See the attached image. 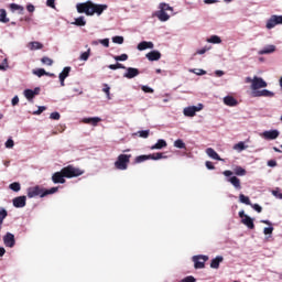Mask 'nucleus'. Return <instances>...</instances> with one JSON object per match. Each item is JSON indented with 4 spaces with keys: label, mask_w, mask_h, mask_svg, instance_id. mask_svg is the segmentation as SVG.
I'll return each mask as SVG.
<instances>
[{
    "label": "nucleus",
    "mask_w": 282,
    "mask_h": 282,
    "mask_svg": "<svg viewBox=\"0 0 282 282\" xmlns=\"http://www.w3.org/2000/svg\"><path fill=\"white\" fill-rule=\"evenodd\" d=\"M26 202H28L26 196H18L13 198V206L14 208H25Z\"/></svg>",
    "instance_id": "12"
},
{
    "label": "nucleus",
    "mask_w": 282,
    "mask_h": 282,
    "mask_svg": "<svg viewBox=\"0 0 282 282\" xmlns=\"http://www.w3.org/2000/svg\"><path fill=\"white\" fill-rule=\"evenodd\" d=\"M234 149L236 151H246V149H248V147H246V143H243V141H240L234 145Z\"/></svg>",
    "instance_id": "35"
},
{
    "label": "nucleus",
    "mask_w": 282,
    "mask_h": 282,
    "mask_svg": "<svg viewBox=\"0 0 282 282\" xmlns=\"http://www.w3.org/2000/svg\"><path fill=\"white\" fill-rule=\"evenodd\" d=\"M153 47H155L153 42L143 41L138 44L137 50H139V52H144V50H153Z\"/></svg>",
    "instance_id": "16"
},
{
    "label": "nucleus",
    "mask_w": 282,
    "mask_h": 282,
    "mask_svg": "<svg viewBox=\"0 0 282 282\" xmlns=\"http://www.w3.org/2000/svg\"><path fill=\"white\" fill-rule=\"evenodd\" d=\"M194 261V268L196 270H202L206 268V261H208V256H195L193 258Z\"/></svg>",
    "instance_id": "5"
},
{
    "label": "nucleus",
    "mask_w": 282,
    "mask_h": 282,
    "mask_svg": "<svg viewBox=\"0 0 282 282\" xmlns=\"http://www.w3.org/2000/svg\"><path fill=\"white\" fill-rule=\"evenodd\" d=\"M41 63H43V65H47L48 67H52V65H54V61L47 56L42 57Z\"/></svg>",
    "instance_id": "36"
},
{
    "label": "nucleus",
    "mask_w": 282,
    "mask_h": 282,
    "mask_svg": "<svg viewBox=\"0 0 282 282\" xmlns=\"http://www.w3.org/2000/svg\"><path fill=\"white\" fill-rule=\"evenodd\" d=\"M251 208H253V210H256L257 213H262L263 208L259 205V204H251L250 205Z\"/></svg>",
    "instance_id": "51"
},
{
    "label": "nucleus",
    "mask_w": 282,
    "mask_h": 282,
    "mask_svg": "<svg viewBox=\"0 0 282 282\" xmlns=\"http://www.w3.org/2000/svg\"><path fill=\"white\" fill-rule=\"evenodd\" d=\"M180 282H197V279H195V276L193 275H187L183 278Z\"/></svg>",
    "instance_id": "48"
},
{
    "label": "nucleus",
    "mask_w": 282,
    "mask_h": 282,
    "mask_svg": "<svg viewBox=\"0 0 282 282\" xmlns=\"http://www.w3.org/2000/svg\"><path fill=\"white\" fill-rule=\"evenodd\" d=\"M108 8L109 6L107 4H96L91 0L76 4L77 12L86 17H94V14L100 17Z\"/></svg>",
    "instance_id": "1"
},
{
    "label": "nucleus",
    "mask_w": 282,
    "mask_h": 282,
    "mask_svg": "<svg viewBox=\"0 0 282 282\" xmlns=\"http://www.w3.org/2000/svg\"><path fill=\"white\" fill-rule=\"evenodd\" d=\"M102 119L100 117H90V118H84L83 122L85 124H93V127H98V122H100Z\"/></svg>",
    "instance_id": "18"
},
{
    "label": "nucleus",
    "mask_w": 282,
    "mask_h": 282,
    "mask_svg": "<svg viewBox=\"0 0 282 282\" xmlns=\"http://www.w3.org/2000/svg\"><path fill=\"white\" fill-rule=\"evenodd\" d=\"M206 153L208 158H212V160H217L218 162H221V156L215 151L213 148H207Z\"/></svg>",
    "instance_id": "22"
},
{
    "label": "nucleus",
    "mask_w": 282,
    "mask_h": 282,
    "mask_svg": "<svg viewBox=\"0 0 282 282\" xmlns=\"http://www.w3.org/2000/svg\"><path fill=\"white\" fill-rule=\"evenodd\" d=\"M109 69H127V67L120 63L117 64H110L108 66Z\"/></svg>",
    "instance_id": "43"
},
{
    "label": "nucleus",
    "mask_w": 282,
    "mask_h": 282,
    "mask_svg": "<svg viewBox=\"0 0 282 282\" xmlns=\"http://www.w3.org/2000/svg\"><path fill=\"white\" fill-rule=\"evenodd\" d=\"M147 160H150L149 154L139 155L134 159L135 164H141V162H147Z\"/></svg>",
    "instance_id": "34"
},
{
    "label": "nucleus",
    "mask_w": 282,
    "mask_h": 282,
    "mask_svg": "<svg viewBox=\"0 0 282 282\" xmlns=\"http://www.w3.org/2000/svg\"><path fill=\"white\" fill-rule=\"evenodd\" d=\"M11 105H12L13 107H17V105H19V96H14V97L12 98Z\"/></svg>",
    "instance_id": "62"
},
{
    "label": "nucleus",
    "mask_w": 282,
    "mask_h": 282,
    "mask_svg": "<svg viewBox=\"0 0 282 282\" xmlns=\"http://www.w3.org/2000/svg\"><path fill=\"white\" fill-rule=\"evenodd\" d=\"M52 182L53 184H65V174H63L62 170L52 175Z\"/></svg>",
    "instance_id": "10"
},
{
    "label": "nucleus",
    "mask_w": 282,
    "mask_h": 282,
    "mask_svg": "<svg viewBox=\"0 0 282 282\" xmlns=\"http://www.w3.org/2000/svg\"><path fill=\"white\" fill-rule=\"evenodd\" d=\"M3 243L7 246V248H14L17 240L12 234L7 232V235L3 237Z\"/></svg>",
    "instance_id": "9"
},
{
    "label": "nucleus",
    "mask_w": 282,
    "mask_h": 282,
    "mask_svg": "<svg viewBox=\"0 0 282 282\" xmlns=\"http://www.w3.org/2000/svg\"><path fill=\"white\" fill-rule=\"evenodd\" d=\"M149 133H150L149 130H141V131H139V137L147 139V138H149Z\"/></svg>",
    "instance_id": "50"
},
{
    "label": "nucleus",
    "mask_w": 282,
    "mask_h": 282,
    "mask_svg": "<svg viewBox=\"0 0 282 282\" xmlns=\"http://www.w3.org/2000/svg\"><path fill=\"white\" fill-rule=\"evenodd\" d=\"M145 57L151 62L160 61L162 58V53H160V51H151L147 53Z\"/></svg>",
    "instance_id": "17"
},
{
    "label": "nucleus",
    "mask_w": 282,
    "mask_h": 282,
    "mask_svg": "<svg viewBox=\"0 0 282 282\" xmlns=\"http://www.w3.org/2000/svg\"><path fill=\"white\" fill-rule=\"evenodd\" d=\"M45 109H47L45 106H40L39 109L33 113L34 116H41V113H43Z\"/></svg>",
    "instance_id": "52"
},
{
    "label": "nucleus",
    "mask_w": 282,
    "mask_h": 282,
    "mask_svg": "<svg viewBox=\"0 0 282 282\" xmlns=\"http://www.w3.org/2000/svg\"><path fill=\"white\" fill-rule=\"evenodd\" d=\"M90 55H91V48H88L87 52L82 53L80 61H89Z\"/></svg>",
    "instance_id": "42"
},
{
    "label": "nucleus",
    "mask_w": 282,
    "mask_h": 282,
    "mask_svg": "<svg viewBox=\"0 0 282 282\" xmlns=\"http://www.w3.org/2000/svg\"><path fill=\"white\" fill-rule=\"evenodd\" d=\"M268 166L274 167L276 166V162L274 160L268 161Z\"/></svg>",
    "instance_id": "64"
},
{
    "label": "nucleus",
    "mask_w": 282,
    "mask_h": 282,
    "mask_svg": "<svg viewBox=\"0 0 282 282\" xmlns=\"http://www.w3.org/2000/svg\"><path fill=\"white\" fill-rule=\"evenodd\" d=\"M206 52H208V48H207V47H204V48H200V50L196 51L195 54L202 55V54H206Z\"/></svg>",
    "instance_id": "63"
},
{
    "label": "nucleus",
    "mask_w": 282,
    "mask_h": 282,
    "mask_svg": "<svg viewBox=\"0 0 282 282\" xmlns=\"http://www.w3.org/2000/svg\"><path fill=\"white\" fill-rule=\"evenodd\" d=\"M46 6L48 8H56L55 0H46Z\"/></svg>",
    "instance_id": "61"
},
{
    "label": "nucleus",
    "mask_w": 282,
    "mask_h": 282,
    "mask_svg": "<svg viewBox=\"0 0 282 282\" xmlns=\"http://www.w3.org/2000/svg\"><path fill=\"white\" fill-rule=\"evenodd\" d=\"M227 182L234 186L236 191H241V180L237 176H230Z\"/></svg>",
    "instance_id": "14"
},
{
    "label": "nucleus",
    "mask_w": 282,
    "mask_h": 282,
    "mask_svg": "<svg viewBox=\"0 0 282 282\" xmlns=\"http://www.w3.org/2000/svg\"><path fill=\"white\" fill-rule=\"evenodd\" d=\"M164 148H166V141H164V139H160L154 145L151 147V150L155 151Z\"/></svg>",
    "instance_id": "25"
},
{
    "label": "nucleus",
    "mask_w": 282,
    "mask_h": 282,
    "mask_svg": "<svg viewBox=\"0 0 282 282\" xmlns=\"http://www.w3.org/2000/svg\"><path fill=\"white\" fill-rule=\"evenodd\" d=\"M62 173H63L64 177H66L67 180H72L74 177H80V175L85 174V171L80 170V167H76L74 165H67L62 169Z\"/></svg>",
    "instance_id": "3"
},
{
    "label": "nucleus",
    "mask_w": 282,
    "mask_h": 282,
    "mask_svg": "<svg viewBox=\"0 0 282 282\" xmlns=\"http://www.w3.org/2000/svg\"><path fill=\"white\" fill-rule=\"evenodd\" d=\"M115 61H129V55L123 53L121 55L115 56Z\"/></svg>",
    "instance_id": "49"
},
{
    "label": "nucleus",
    "mask_w": 282,
    "mask_h": 282,
    "mask_svg": "<svg viewBox=\"0 0 282 282\" xmlns=\"http://www.w3.org/2000/svg\"><path fill=\"white\" fill-rule=\"evenodd\" d=\"M99 43L104 45V47H109V39L99 40Z\"/></svg>",
    "instance_id": "60"
},
{
    "label": "nucleus",
    "mask_w": 282,
    "mask_h": 282,
    "mask_svg": "<svg viewBox=\"0 0 282 282\" xmlns=\"http://www.w3.org/2000/svg\"><path fill=\"white\" fill-rule=\"evenodd\" d=\"M234 173H235L236 175H238L239 177H243V175H246L247 171H246V169H243V167L237 165V166L234 169Z\"/></svg>",
    "instance_id": "28"
},
{
    "label": "nucleus",
    "mask_w": 282,
    "mask_h": 282,
    "mask_svg": "<svg viewBox=\"0 0 282 282\" xmlns=\"http://www.w3.org/2000/svg\"><path fill=\"white\" fill-rule=\"evenodd\" d=\"M31 50H43V44L41 42H31Z\"/></svg>",
    "instance_id": "46"
},
{
    "label": "nucleus",
    "mask_w": 282,
    "mask_h": 282,
    "mask_svg": "<svg viewBox=\"0 0 282 282\" xmlns=\"http://www.w3.org/2000/svg\"><path fill=\"white\" fill-rule=\"evenodd\" d=\"M193 74H196L197 76H205L206 70H204V69H194Z\"/></svg>",
    "instance_id": "57"
},
{
    "label": "nucleus",
    "mask_w": 282,
    "mask_h": 282,
    "mask_svg": "<svg viewBox=\"0 0 282 282\" xmlns=\"http://www.w3.org/2000/svg\"><path fill=\"white\" fill-rule=\"evenodd\" d=\"M24 96H25V98H26V100H33V98H34V90H32V89H25L24 90Z\"/></svg>",
    "instance_id": "40"
},
{
    "label": "nucleus",
    "mask_w": 282,
    "mask_h": 282,
    "mask_svg": "<svg viewBox=\"0 0 282 282\" xmlns=\"http://www.w3.org/2000/svg\"><path fill=\"white\" fill-rule=\"evenodd\" d=\"M6 217H8V210H6V208H1L0 209V224H3V219H6Z\"/></svg>",
    "instance_id": "47"
},
{
    "label": "nucleus",
    "mask_w": 282,
    "mask_h": 282,
    "mask_svg": "<svg viewBox=\"0 0 282 282\" xmlns=\"http://www.w3.org/2000/svg\"><path fill=\"white\" fill-rule=\"evenodd\" d=\"M239 202L241 204H246L247 206H252V203L250 202V197L243 195V194H240L239 195Z\"/></svg>",
    "instance_id": "30"
},
{
    "label": "nucleus",
    "mask_w": 282,
    "mask_h": 282,
    "mask_svg": "<svg viewBox=\"0 0 282 282\" xmlns=\"http://www.w3.org/2000/svg\"><path fill=\"white\" fill-rule=\"evenodd\" d=\"M8 13L6 12V9H0V23H9L10 19L7 18Z\"/></svg>",
    "instance_id": "27"
},
{
    "label": "nucleus",
    "mask_w": 282,
    "mask_h": 282,
    "mask_svg": "<svg viewBox=\"0 0 282 282\" xmlns=\"http://www.w3.org/2000/svg\"><path fill=\"white\" fill-rule=\"evenodd\" d=\"M9 188L13 191L14 193H19L21 191V183L14 182L9 185Z\"/></svg>",
    "instance_id": "32"
},
{
    "label": "nucleus",
    "mask_w": 282,
    "mask_h": 282,
    "mask_svg": "<svg viewBox=\"0 0 282 282\" xmlns=\"http://www.w3.org/2000/svg\"><path fill=\"white\" fill-rule=\"evenodd\" d=\"M272 195L274 197H278V199H282V193H280L279 189H273Z\"/></svg>",
    "instance_id": "58"
},
{
    "label": "nucleus",
    "mask_w": 282,
    "mask_h": 282,
    "mask_svg": "<svg viewBox=\"0 0 282 282\" xmlns=\"http://www.w3.org/2000/svg\"><path fill=\"white\" fill-rule=\"evenodd\" d=\"M70 72H72V67L66 66L59 74V83H61L62 87H65V78H67V76H69Z\"/></svg>",
    "instance_id": "15"
},
{
    "label": "nucleus",
    "mask_w": 282,
    "mask_h": 282,
    "mask_svg": "<svg viewBox=\"0 0 282 282\" xmlns=\"http://www.w3.org/2000/svg\"><path fill=\"white\" fill-rule=\"evenodd\" d=\"M58 193V187H52L51 189H45L39 185L28 188V197L30 199L34 197H47V195H54Z\"/></svg>",
    "instance_id": "2"
},
{
    "label": "nucleus",
    "mask_w": 282,
    "mask_h": 282,
    "mask_svg": "<svg viewBox=\"0 0 282 282\" xmlns=\"http://www.w3.org/2000/svg\"><path fill=\"white\" fill-rule=\"evenodd\" d=\"M203 109H204V105L199 104L198 106H191V107L184 108L183 113L187 118H193L195 117L196 111H202Z\"/></svg>",
    "instance_id": "6"
},
{
    "label": "nucleus",
    "mask_w": 282,
    "mask_h": 282,
    "mask_svg": "<svg viewBox=\"0 0 282 282\" xmlns=\"http://www.w3.org/2000/svg\"><path fill=\"white\" fill-rule=\"evenodd\" d=\"M14 147V140L8 139L6 142V148L7 149H12Z\"/></svg>",
    "instance_id": "55"
},
{
    "label": "nucleus",
    "mask_w": 282,
    "mask_h": 282,
    "mask_svg": "<svg viewBox=\"0 0 282 282\" xmlns=\"http://www.w3.org/2000/svg\"><path fill=\"white\" fill-rule=\"evenodd\" d=\"M129 162H131V154H120L115 162V167L117 171H127Z\"/></svg>",
    "instance_id": "4"
},
{
    "label": "nucleus",
    "mask_w": 282,
    "mask_h": 282,
    "mask_svg": "<svg viewBox=\"0 0 282 282\" xmlns=\"http://www.w3.org/2000/svg\"><path fill=\"white\" fill-rule=\"evenodd\" d=\"M51 120H61V113L58 112H52L50 115Z\"/></svg>",
    "instance_id": "53"
},
{
    "label": "nucleus",
    "mask_w": 282,
    "mask_h": 282,
    "mask_svg": "<svg viewBox=\"0 0 282 282\" xmlns=\"http://www.w3.org/2000/svg\"><path fill=\"white\" fill-rule=\"evenodd\" d=\"M10 8H11V10H19L20 11V14H23V11L25 10L22 6H19V4H17V3H11L10 4Z\"/></svg>",
    "instance_id": "44"
},
{
    "label": "nucleus",
    "mask_w": 282,
    "mask_h": 282,
    "mask_svg": "<svg viewBox=\"0 0 282 282\" xmlns=\"http://www.w3.org/2000/svg\"><path fill=\"white\" fill-rule=\"evenodd\" d=\"M174 147L176 149H186V143H184L182 139H177L176 141H174Z\"/></svg>",
    "instance_id": "39"
},
{
    "label": "nucleus",
    "mask_w": 282,
    "mask_h": 282,
    "mask_svg": "<svg viewBox=\"0 0 282 282\" xmlns=\"http://www.w3.org/2000/svg\"><path fill=\"white\" fill-rule=\"evenodd\" d=\"M102 91L107 95L108 100H111V87L108 84H104Z\"/></svg>",
    "instance_id": "38"
},
{
    "label": "nucleus",
    "mask_w": 282,
    "mask_h": 282,
    "mask_svg": "<svg viewBox=\"0 0 282 282\" xmlns=\"http://www.w3.org/2000/svg\"><path fill=\"white\" fill-rule=\"evenodd\" d=\"M126 70L123 78H128L129 80H131V78H135V76H140V69L138 68L128 67Z\"/></svg>",
    "instance_id": "11"
},
{
    "label": "nucleus",
    "mask_w": 282,
    "mask_h": 282,
    "mask_svg": "<svg viewBox=\"0 0 282 282\" xmlns=\"http://www.w3.org/2000/svg\"><path fill=\"white\" fill-rule=\"evenodd\" d=\"M273 230H274L273 227H265V228L263 229V234H264V235H272Z\"/></svg>",
    "instance_id": "59"
},
{
    "label": "nucleus",
    "mask_w": 282,
    "mask_h": 282,
    "mask_svg": "<svg viewBox=\"0 0 282 282\" xmlns=\"http://www.w3.org/2000/svg\"><path fill=\"white\" fill-rule=\"evenodd\" d=\"M207 43H213V44H219L221 43V37L217 35H212L208 40Z\"/></svg>",
    "instance_id": "37"
},
{
    "label": "nucleus",
    "mask_w": 282,
    "mask_h": 282,
    "mask_svg": "<svg viewBox=\"0 0 282 282\" xmlns=\"http://www.w3.org/2000/svg\"><path fill=\"white\" fill-rule=\"evenodd\" d=\"M33 74L41 78V76H50V73L45 72L44 68H39L36 70H33Z\"/></svg>",
    "instance_id": "33"
},
{
    "label": "nucleus",
    "mask_w": 282,
    "mask_h": 282,
    "mask_svg": "<svg viewBox=\"0 0 282 282\" xmlns=\"http://www.w3.org/2000/svg\"><path fill=\"white\" fill-rule=\"evenodd\" d=\"M241 224H243V226H247L249 230H254V219L250 218V216H246V218H242Z\"/></svg>",
    "instance_id": "20"
},
{
    "label": "nucleus",
    "mask_w": 282,
    "mask_h": 282,
    "mask_svg": "<svg viewBox=\"0 0 282 282\" xmlns=\"http://www.w3.org/2000/svg\"><path fill=\"white\" fill-rule=\"evenodd\" d=\"M276 51V46L274 45H269L267 47H264L263 50L259 51V54L260 55H263V54H272V52H275Z\"/></svg>",
    "instance_id": "26"
},
{
    "label": "nucleus",
    "mask_w": 282,
    "mask_h": 282,
    "mask_svg": "<svg viewBox=\"0 0 282 282\" xmlns=\"http://www.w3.org/2000/svg\"><path fill=\"white\" fill-rule=\"evenodd\" d=\"M112 43H116L117 45H122V43H124V37L120 35L113 36Z\"/></svg>",
    "instance_id": "41"
},
{
    "label": "nucleus",
    "mask_w": 282,
    "mask_h": 282,
    "mask_svg": "<svg viewBox=\"0 0 282 282\" xmlns=\"http://www.w3.org/2000/svg\"><path fill=\"white\" fill-rule=\"evenodd\" d=\"M205 166L208 171H215V165L210 161H206Z\"/></svg>",
    "instance_id": "56"
},
{
    "label": "nucleus",
    "mask_w": 282,
    "mask_h": 282,
    "mask_svg": "<svg viewBox=\"0 0 282 282\" xmlns=\"http://www.w3.org/2000/svg\"><path fill=\"white\" fill-rule=\"evenodd\" d=\"M160 10L163 11V12H166V11H173V7L169 6L167 3H160Z\"/></svg>",
    "instance_id": "45"
},
{
    "label": "nucleus",
    "mask_w": 282,
    "mask_h": 282,
    "mask_svg": "<svg viewBox=\"0 0 282 282\" xmlns=\"http://www.w3.org/2000/svg\"><path fill=\"white\" fill-rule=\"evenodd\" d=\"M223 262H224V257L217 256L212 260L210 268H213L214 270H219V263H223Z\"/></svg>",
    "instance_id": "23"
},
{
    "label": "nucleus",
    "mask_w": 282,
    "mask_h": 282,
    "mask_svg": "<svg viewBox=\"0 0 282 282\" xmlns=\"http://www.w3.org/2000/svg\"><path fill=\"white\" fill-rule=\"evenodd\" d=\"M150 160H164L166 159V156H164V153L162 152H156V153H152L149 154Z\"/></svg>",
    "instance_id": "29"
},
{
    "label": "nucleus",
    "mask_w": 282,
    "mask_h": 282,
    "mask_svg": "<svg viewBox=\"0 0 282 282\" xmlns=\"http://www.w3.org/2000/svg\"><path fill=\"white\" fill-rule=\"evenodd\" d=\"M224 104L227 106V107H237V105H239V101H237L235 99V97L232 96H226L224 98Z\"/></svg>",
    "instance_id": "21"
},
{
    "label": "nucleus",
    "mask_w": 282,
    "mask_h": 282,
    "mask_svg": "<svg viewBox=\"0 0 282 282\" xmlns=\"http://www.w3.org/2000/svg\"><path fill=\"white\" fill-rule=\"evenodd\" d=\"M74 25H77L79 28H83L87 25V21H85V17H79L75 19Z\"/></svg>",
    "instance_id": "31"
},
{
    "label": "nucleus",
    "mask_w": 282,
    "mask_h": 282,
    "mask_svg": "<svg viewBox=\"0 0 282 282\" xmlns=\"http://www.w3.org/2000/svg\"><path fill=\"white\" fill-rule=\"evenodd\" d=\"M263 137L265 138V140H276V138H279V131L278 130L264 131Z\"/></svg>",
    "instance_id": "19"
},
{
    "label": "nucleus",
    "mask_w": 282,
    "mask_h": 282,
    "mask_svg": "<svg viewBox=\"0 0 282 282\" xmlns=\"http://www.w3.org/2000/svg\"><path fill=\"white\" fill-rule=\"evenodd\" d=\"M156 17L159 19V21H169L171 19V15L167 14L166 11H162L160 9V11L156 12Z\"/></svg>",
    "instance_id": "24"
},
{
    "label": "nucleus",
    "mask_w": 282,
    "mask_h": 282,
    "mask_svg": "<svg viewBox=\"0 0 282 282\" xmlns=\"http://www.w3.org/2000/svg\"><path fill=\"white\" fill-rule=\"evenodd\" d=\"M263 87H268V83H265V80H263V78L261 77H253L251 89H253V91H257V89H263Z\"/></svg>",
    "instance_id": "8"
},
{
    "label": "nucleus",
    "mask_w": 282,
    "mask_h": 282,
    "mask_svg": "<svg viewBox=\"0 0 282 282\" xmlns=\"http://www.w3.org/2000/svg\"><path fill=\"white\" fill-rule=\"evenodd\" d=\"M253 96L256 98H273L274 96V93L268 90V89H263V90H257V91H253Z\"/></svg>",
    "instance_id": "13"
},
{
    "label": "nucleus",
    "mask_w": 282,
    "mask_h": 282,
    "mask_svg": "<svg viewBox=\"0 0 282 282\" xmlns=\"http://www.w3.org/2000/svg\"><path fill=\"white\" fill-rule=\"evenodd\" d=\"M142 91H144V94H153V88L149 87V86H142L141 87Z\"/></svg>",
    "instance_id": "54"
},
{
    "label": "nucleus",
    "mask_w": 282,
    "mask_h": 282,
    "mask_svg": "<svg viewBox=\"0 0 282 282\" xmlns=\"http://www.w3.org/2000/svg\"><path fill=\"white\" fill-rule=\"evenodd\" d=\"M276 25H282V15H271V18L267 21V30H272L276 28Z\"/></svg>",
    "instance_id": "7"
}]
</instances>
